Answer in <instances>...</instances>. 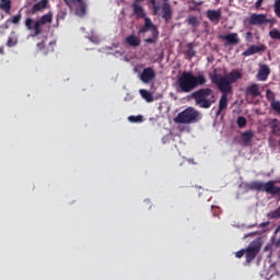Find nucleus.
Here are the masks:
<instances>
[{"instance_id": "obj_1", "label": "nucleus", "mask_w": 280, "mask_h": 280, "mask_svg": "<svg viewBox=\"0 0 280 280\" xmlns=\"http://www.w3.org/2000/svg\"><path fill=\"white\" fill-rule=\"evenodd\" d=\"M207 84V75L199 73L194 74L191 71H184L177 79V86L179 93H191L196 91L198 86H205Z\"/></svg>"}, {"instance_id": "obj_2", "label": "nucleus", "mask_w": 280, "mask_h": 280, "mask_svg": "<svg viewBox=\"0 0 280 280\" xmlns=\"http://www.w3.org/2000/svg\"><path fill=\"white\" fill-rule=\"evenodd\" d=\"M209 78L212 84H215L219 91L233 93V84H235L237 80H242V72L235 69L229 72L228 75L222 77V74H218V70L214 69L212 73L209 74Z\"/></svg>"}, {"instance_id": "obj_3", "label": "nucleus", "mask_w": 280, "mask_h": 280, "mask_svg": "<svg viewBox=\"0 0 280 280\" xmlns=\"http://www.w3.org/2000/svg\"><path fill=\"white\" fill-rule=\"evenodd\" d=\"M191 98L199 108L209 109L217 102L215 92L211 88H201L191 93Z\"/></svg>"}, {"instance_id": "obj_4", "label": "nucleus", "mask_w": 280, "mask_h": 280, "mask_svg": "<svg viewBox=\"0 0 280 280\" xmlns=\"http://www.w3.org/2000/svg\"><path fill=\"white\" fill-rule=\"evenodd\" d=\"M52 19L54 18L51 13L44 14L40 19L37 20L27 18L24 21V25L28 32H33L31 37L36 38V36H40V34H43V26L47 25V23H51Z\"/></svg>"}, {"instance_id": "obj_5", "label": "nucleus", "mask_w": 280, "mask_h": 280, "mask_svg": "<svg viewBox=\"0 0 280 280\" xmlns=\"http://www.w3.org/2000/svg\"><path fill=\"white\" fill-rule=\"evenodd\" d=\"M275 183V180H269L266 183L254 180L246 184V188L249 191H265L266 194H270V196H280V187L276 186Z\"/></svg>"}, {"instance_id": "obj_6", "label": "nucleus", "mask_w": 280, "mask_h": 280, "mask_svg": "<svg viewBox=\"0 0 280 280\" xmlns=\"http://www.w3.org/2000/svg\"><path fill=\"white\" fill-rule=\"evenodd\" d=\"M200 117V112L196 110L194 107H188L180 112L174 121L176 124H196Z\"/></svg>"}, {"instance_id": "obj_7", "label": "nucleus", "mask_w": 280, "mask_h": 280, "mask_svg": "<svg viewBox=\"0 0 280 280\" xmlns=\"http://www.w3.org/2000/svg\"><path fill=\"white\" fill-rule=\"evenodd\" d=\"M147 32H151L152 37L144 39V42L149 44L156 43V38H159V30L156 28V25L152 23L150 18H145V24L140 28V34H145Z\"/></svg>"}, {"instance_id": "obj_8", "label": "nucleus", "mask_w": 280, "mask_h": 280, "mask_svg": "<svg viewBox=\"0 0 280 280\" xmlns=\"http://www.w3.org/2000/svg\"><path fill=\"white\" fill-rule=\"evenodd\" d=\"M261 250V242L259 240L253 241L249 246L245 249V258L247 264H250Z\"/></svg>"}, {"instance_id": "obj_9", "label": "nucleus", "mask_w": 280, "mask_h": 280, "mask_svg": "<svg viewBox=\"0 0 280 280\" xmlns=\"http://www.w3.org/2000/svg\"><path fill=\"white\" fill-rule=\"evenodd\" d=\"M248 25H268V23H272V20L268 19L267 14L253 13L247 20Z\"/></svg>"}, {"instance_id": "obj_10", "label": "nucleus", "mask_w": 280, "mask_h": 280, "mask_svg": "<svg viewBox=\"0 0 280 280\" xmlns=\"http://www.w3.org/2000/svg\"><path fill=\"white\" fill-rule=\"evenodd\" d=\"M222 93L220 100H219V109L217 112V117H220L222 115L223 110H226L229 108V94L233 92H225V91H220Z\"/></svg>"}, {"instance_id": "obj_11", "label": "nucleus", "mask_w": 280, "mask_h": 280, "mask_svg": "<svg viewBox=\"0 0 280 280\" xmlns=\"http://www.w3.org/2000/svg\"><path fill=\"white\" fill-rule=\"evenodd\" d=\"M156 78V72H154V69L152 68H144L142 73L140 74V80L144 84H149V82H152Z\"/></svg>"}, {"instance_id": "obj_12", "label": "nucleus", "mask_w": 280, "mask_h": 280, "mask_svg": "<svg viewBox=\"0 0 280 280\" xmlns=\"http://www.w3.org/2000/svg\"><path fill=\"white\" fill-rule=\"evenodd\" d=\"M266 45H252L249 46L245 51L242 52V56L248 57V56H255V54H261L266 51Z\"/></svg>"}, {"instance_id": "obj_13", "label": "nucleus", "mask_w": 280, "mask_h": 280, "mask_svg": "<svg viewBox=\"0 0 280 280\" xmlns=\"http://www.w3.org/2000/svg\"><path fill=\"white\" fill-rule=\"evenodd\" d=\"M37 48L44 56H47V54H52L54 49L56 48V40L49 42V44L46 46L45 40H42L37 43Z\"/></svg>"}, {"instance_id": "obj_14", "label": "nucleus", "mask_w": 280, "mask_h": 280, "mask_svg": "<svg viewBox=\"0 0 280 280\" xmlns=\"http://www.w3.org/2000/svg\"><path fill=\"white\" fill-rule=\"evenodd\" d=\"M207 18L211 23H214V25H218L220 21H222V11L221 10H208L207 11Z\"/></svg>"}, {"instance_id": "obj_15", "label": "nucleus", "mask_w": 280, "mask_h": 280, "mask_svg": "<svg viewBox=\"0 0 280 280\" xmlns=\"http://www.w3.org/2000/svg\"><path fill=\"white\" fill-rule=\"evenodd\" d=\"M172 14H174V11H172V5L164 2L162 4V19H164L165 23H170V21H172Z\"/></svg>"}, {"instance_id": "obj_16", "label": "nucleus", "mask_w": 280, "mask_h": 280, "mask_svg": "<svg viewBox=\"0 0 280 280\" xmlns=\"http://www.w3.org/2000/svg\"><path fill=\"white\" fill-rule=\"evenodd\" d=\"M22 19L23 15L19 13L18 15L8 19L2 25H0V30H10V23H13V25H19Z\"/></svg>"}, {"instance_id": "obj_17", "label": "nucleus", "mask_w": 280, "mask_h": 280, "mask_svg": "<svg viewBox=\"0 0 280 280\" xmlns=\"http://www.w3.org/2000/svg\"><path fill=\"white\" fill-rule=\"evenodd\" d=\"M245 95H250L252 97H259L261 95V90L259 89V84L253 83L245 89Z\"/></svg>"}, {"instance_id": "obj_18", "label": "nucleus", "mask_w": 280, "mask_h": 280, "mask_svg": "<svg viewBox=\"0 0 280 280\" xmlns=\"http://www.w3.org/2000/svg\"><path fill=\"white\" fill-rule=\"evenodd\" d=\"M268 75H270V67H268V65H261L257 73V80L266 82V80H268Z\"/></svg>"}, {"instance_id": "obj_19", "label": "nucleus", "mask_w": 280, "mask_h": 280, "mask_svg": "<svg viewBox=\"0 0 280 280\" xmlns=\"http://www.w3.org/2000/svg\"><path fill=\"white\" fill-rule=\"evenodd\" d=\"M242 142L245 147L250 145L253 143V139H255V131L248 130L241 135Z\"/></svg>"}, {"instance_id": "obj_20", "label": "nucleus", "mask_w": 280, "mask_h": 280, "mask_svg": "<svg viewBox=\"0 0 280 280\" xmlns=\"http://www.w3.org/2000/svg\"><path fill=\"white\" fill-rule=\"evenodd\" d=\"M48 3L49 0H40L31 8L30 13L36 14L37 12H42V10H45L47 8Z\"/></svg>"}, {"instance_id": "obj_21", "label": "nucleus", "mask_w": 280, "mask_h": 280, "mask_svg": "<svg viewBox=\"0 0 280 280\" xmlns=\"http://www.w3.org/2000/svg\"><path fill=\"white\" fill-rule=\"evenodd\" d=\"M269 128L271 129V135L275 137H280V121L277 118H273L269 122Z\"/></svg>"}, {"instance_id": "obj_22", "label": "nucleus", "mask_w": 280, "mask_h": 280, "mask_svg": "<svg viewBox=\"0 0 280 280\" xmlns=\"http://www.w3.org/2000/svg\"><path fill=\"white\" fill-rule=\"evenodd\" d=\"M5 45L7 47H16V45H19V35L16 34V31H12L10 33Z\"/></svg>"}, {"instance_id": "obj_23", "label": "nucleus", "mask_w": 280, "mask_h": 280, "mask_svg": "<svg viewBox=\"0 0 280 280\" xmlns=\"http://www.w3.org/2000/svg\"><path fill=\"white\" fill-rule=\"evenodd\" d=\"M223 40H226L229 45H237L240 43V36L237 33H229L228 35L221 36Z\"/></svg>"}, {"instance_id": "obj_24", "label": "nucleus", "mask_w": 280, "mask_h": 280, "mask_svg": "<svg viewBox=\"0 0 280 280\" xmlns=\"http://www.w3.org/2000/svg\"><path fill=\"white\" fill-rule=\"evenodd\" d=\"M126 43L130 47H139V45H141V38L137 37V35H129L126 37Z\"/></svg>"}, {"instance_id": "obj_25", "label": "nucleus", "mask_w": 280, "mask_h": 280, "mask_svg": "<svg viewBox=\"0 0 280 280\" xmlns=\"http://www.w3.org/2000/svg\"><path fill=\"white\" fill-rule=\"evenodd\" d=\"M0 10H3L5 14H10L12 10V0H0Z\"/></svg>"}, {"instance_id": "obj_26", "label": "nucleus", "mask_w": 280, "mask_h": 280, "mask_svg": "<svg viewBox=\"0 0 280 280\" xmlns=\"http://www.w3.org/2000/svg\"><path fill=\"white\" fill-rule=\"evenodd\" d=\"M79 3H80V5L75 8L77 16H85L86 15V4L82 0Z\"/></svg>"}, {"instance_id": "obj_27", "label": "nucleus", "mask_w": 280, "mask_h": 280, "mask_svg": "<svg viewBox=\"0 0 280 280\" xmlns=\"http://www.w3.org/2000/svg\"><path fill=\"white\" fill-rule=\"evenodd\" d=\"M140 95L145 100V102H154V96L148 90H140Z\"/></svg>"}, {"instance_id": "obj_28", "label": "nucleus", "mask_w": 280, "mask_h": 280, "mask_svg": "<svg viewBox=\"0 0 280 280\" xmlns=\"http://www.w3.org/2000/svg\"><path fill=\"white\" fill-rule=\"evenodd\" d=\"M186 21H187L188 25H191V27H198V25H200L198 18L195 15H189Z\"/></svg>"}, {"instance_id": "obj_29", "label": "nucleus", "mask_w": 280, "mask_h": 280, "mask_svg": "<svg viewBox=\"0 0 280 280\" xmlns=\"http://www.w3.org/2000/svg\"><path fill=\"white\" fill-rule=\"evenodd\" d=\"M270 108L276 113V115H280V101H273L270 103Z\"/></svg>"}, {"instance_id": "obj_30", "label": "nucleus", "mask_w": 280, "mask_h": 280, "mask_svg": "<svg viewBox=\"0 0 280 280\" xmlns=\"http://www.w3.org/2000/svg\"><path fill=\"white\" fill-rule=\"evenodd\" d=\"M266 97L268 100V102H277V96L275 95V92H272V90L268 89L266 91Z\"/></svg>"}, {"instance_id": "obj_31", "label": "nucleus", "mask_w": 280, "mask_h": 280, "mask_svg": "<svg viewBox=\"0 0 280 280\" xmlns=\"http://www.w3.org/2000/svg\"><path fill=\"white\" fill-rule=\"evenodd\" d=\"M236 124L238 128H246V124H248V120H246V117L240 116L236 120Z\"/></svg>"}, {"instance_id": "obj_32", "label": "nucleus", "mask_w": 280, "mask_h": 280, "mask_svg": "<svg viewBox=\"0 0 280 280\" xmlns=\"http://www.w3.org/2000/svg\"><path fill=\"white\" fill-rule=\"evenodd\" d=\"M273 12L278 19H280V0H275Z\"/></svg>"}, {"instance_id": "obj_33", "label": "nucleus", "mask_w": 280, "mask_h": 280, "mask_svg": "<svg viewBox=\"0 0 280 280\" xmlns=\"http://www.w3.org/2000/svg\"><path fill=\"white\" fill-rule=\"evenodd\" d=\"M188 58H194L196 56V50H194V47L191 44H188V49L186 51Z\"/></svg>"}, {"instance_id": "obj_34", "label": "nucleus", "mask_w": 280, "mask_h": 280, "mask_svg": "<svg viewBox=\"0 0 280 280\" xmlns=\"http://www.w3.org/2000/svg\"><path fill=\"white\" fill-rule=\"evenodd\" d=\"M63 2L66 5H68V8H73L75 3H82V0H63Z\"/></svg>"}, {"instance_id": "obj_35", "label": "nucleus", "mask_w": 280, "mask_h": 280, "mask_svg": "<svg viewBox=\"0 0 280 280\" xmlns=\"http://www.w3.org/2000/svg\"><path fill=\"white\" fill-rule=\"evenodd\" d=\"M128 119L132 122V124H137L139 121H143V116H129Z\"/></svg>"}, {"instance_id": "obj_36", "label": "nucleus", "mask_w": 280, "mask_h": 280, "mask_svg": "<svg viewBox=\"0 0 280 280\" xmlns=\"http://www.w3.org/2000/svg\"><path fill=\"white\" fill-rule=\"evenodd\" d=\"M245 255H246V249H241L236 252L235 257H237L238 259H242V257Z\"/></svg>"}, {"instance_id": "obj_37", "label": "nucleus", "mask_w": 280, "mask_h": 280, "mask_svg": "<svg viewBox=\"0 0 280 280\" xmlns=\"http://www.w3.org/2000/svg\"><path fill=\"white\" fill-rule=\"evenodd\" d=\"M262 3H264V0H257V2L255 3L256 10H259V8H261Z\"/></svg>"}, {"instance_id": "obj_38", "label": "nucleus", "mask_w": 280, "mask_h": 280, "mask_svg": "<svg viewBox=\"0 0 280 280\" xmlns=\"http://www.w3.org/2000/svg\"><path fill=\"white\" fill-rule=\"evenodd\" d=\"M153 14L156 15L159 14V5H153Z\"/></svg>"}, {"instance_id": "obj_39", "label": "nucleus", "mask_w": 280, "mask_h": 280, "mask_svg": "<svg viewBox=\"0 0 280 280\" xmlns=\"http://www.w3.org/2000/svg\"><path fill=\"white\" fill-rule=\"evenodd\" d=\"M268 224H270V222H262L259 224L260 229H266V226H268Z\"/></svg>"}, {"instance_id": "obj_40", "label": "nucleus", "mask_w": 280, "mask_h": 280, "mask_svg": "<svg viewBox=\"0 0 280 280\" xmlns=\"http://www.w3.org/2000/svg\"><path fill=\"white\" fill-rule=\"evenodd\" d=\"M5 30L8 28H0V36H5Z\"/></svg>"}, {"instance_id": "obj_41", "label": "nucleus", "mask_w": 280, "mask_h": 280, "mask_svg": "<svg viewBox=\"0 0 280 280\" xmlns=\"http://www.w3.org/2000/svg\"><path fill=\"white\" fill-rule=\"evenodd\" d=\"M0 54L3 56L5 54V48L3 46L0 47Z\"/></svg>"}, {"instance_id": "obj_42", "label": "nucleus", "mask_w": 280, "mask_h": 280, "mask_svg": "<svg viewBox=\"0 0 280 280\" xmlns=\"http://www.w3.org/2000/svg\"><path fill=\"white\" fill-rule=\"evenodd\" d=\"M253 36V33L252 32H247L246 33V38H249V37H252Z\"/></svg>"}, {"instance_id": "obj_43", "label": "nucleus", "mask_w": 280, "mask_h": 280, "mask_svg": "<svg viewBox=\"0 0 280 280\" xmlns=\"http://www.w3.org/2000/svg\"><path fill=\"white\" fill-rule=\"evenodd\" d=\"M280 233V223L279 226L276 229L275 234Z\"/></svg>"}, {"instance_id": "obj_44", "label": "nucleus", "mask_w": 280, "mask_h": 280, "mask_svg": "<svg viewBox=\"0 0 280 280\" xmlns=\"http://www.w3.org/2000/svg\"><path fill=\"white\" fill-rule=\"evenodd\" d=\"M150 3H151L152 5H156V0H150Z\"/></svg>"}, {"instance_id": "obj_45", "label": "nucleus", "mask_w": 280, "mask_h": 280, "mask_svg": "<svg viewBox=\"0 0 280 280\" xmlns=\"http://www.w3.org/2000/svg\"><path fill=\"white\" fill-rule=\"evenodd\" d=\"M273 139H275V138H272V136H270V137L268 138L269 143H272Z\"/></svg>"}, {"instance_id": "obj_46", "label": "nucleus", "mask_w": 280, "mask_h": 280, "mask_svg": "<svg viewBox=\"0 0 280 280\" xmlns=\"http://www.w3.org/2000/svg\"><path fill=\"white\" fill-rule=\"evenodd\" d=\"M217 3H220V0H217Z\"/></svg>"}]
</instances>
